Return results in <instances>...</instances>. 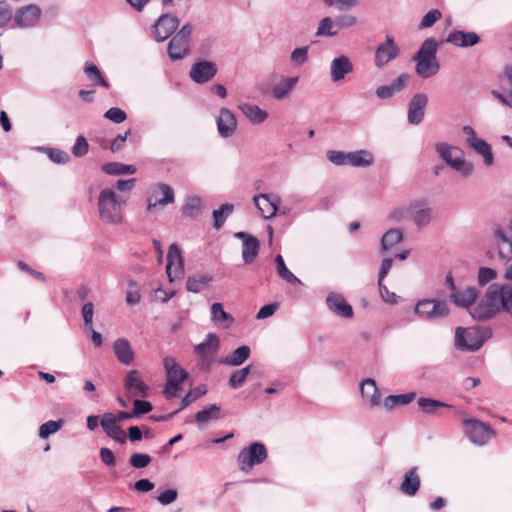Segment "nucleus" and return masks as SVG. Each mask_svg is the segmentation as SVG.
I'll return each mask as SVG.
<instances>
[{
    "label": "nucleus",
    "instance_id": "obj_38",
    "mask_svg": "<svg viewBox=\"0 0 512 512\" xmlns=\"http://www.w3.org/2000/svg\"><path fill=\"white\" fill-rule=\"evenodd\" d=\"M437 48V41L432 37L427 38L423 41L413 59H437Z\"/></svg>",
    "mask_w": 512,
    "mask_h": 512
},
{
    "label": "nucleus",
    "instance_id": "obj_43",
    "mask_svg": "<svg viewBox=\"0 0 512 512\" xmlns=\"http://www.w3.org/2000/svg\"><path fill=\"white\" fill-rule=\"evenodd\" d=\"M373 161V155L367 150L349 152V165L353 167H368Z\"/></svg>",
    "mask_w": 512,
    "mask_h": 512
},
{
    "label": "nucleus",
    "instance_id": "obj_16",
    "mask_svg": "<svg viewBox=\"0 0 512 512\" xmlns=\"http://www.w3.org/2000/svg\"><path fill=\"white\" fill-rule=\"evenodd\" d=\"M253 202L265 219L272 218L278 211L280 197L273 194H259L253 197Z\"/></svg>",
    "mask_w": 512,
    "mask_h": 512
},
{
    "label": "nucleus",
    "instance_id": "obj_27",
    "mask_svg": "<svg viewBox=\"0 0 512 512\" xmlns=\"http://www.w3.org/2000/svg\"><path fill=\"white\" fill-rule=\"evenodd\" d=\"M113 351L118 359L124 365H129L134 359V352L130 342L126 338H118L113 343Z\"/></svg>",
    "mask_w": 512,
    "mask_h": 512
},
{
    "label": "nucleus",
    "instance_id": "obj_12",
    "mask_svg": "<svg viewBox=\"0 0 512 512\" xmlns=\"http://www.w3.org/2000/svg\"><path fill=\"white\" fill-rule=\"evenodd\" d=\"M166 273L170 282L179 279L184 274V263L180 248L170 245L167 253Z\"/></svg>",
    "mask_w": 512,
    "mask_h": 512
},
{
    "label": "nucleus",
    "instance_id": "obj_41",
    "mask_svg": "<svg viewBox=\"0 0 512 512\" xmlns=\"http://www.w3.org/2000/svg\"><path fill=\"white\" fill-rule=\"evenodd\" d=\"M250 354V347L247 345H242L236 348L231 355L227 356L223 362L230 366H239L250 357Z\"/></svg>",
    "mask_w": 512,
    "mask_h": 512
},
{
    "label": "nucleus",
    "instance_id": "obj_1",
    "mask_svg": "<svg viewBox=\"0 0 512 512\" xmlns=\"http://www.w3.org/2000/svg\"><path fill=\"white\" fill-rule=\"evenodd\" d=\"M492 336L490 327H457L455 347L461 351H477Z\"/></svg>",
    "mask_w": 512,
    "mask_h": 512
},
{
    "label": "nucleus",
    "instance_id": "obj_36",
    "mask_svg": "<svg viewBox=\"0 0 512 512\" xmlns=\"http://www.w3.org/2000/svg\"><path fill=\"white\" fill-rule=\"evenodd\" d=\"M213 280L210 274H198L189 276L186 281V289L192 293L201 292Z\"/></svg>",
    "mask_w": 512,
    "mask_h": 512
},
{
    "label": "nucleus",
    "instance_id": "obj_31",
    "mask_svg": "<svg viewBox=\"0 0 512 512\" xmlns=\"http://www.w3.org/2000/svg\"><path fill=\"white\" fill-rule=\"evenodd\" d=\"M211 320L221 325L222 328L228 329L234 323V318L231 314L227 313L223 309V305L220 302H215L211 306Z\"/></svg>",
    "mask_w": 512,
    "mask_h": 512
},
{
    "label": "nucleus",
    "instance_id": "obj_63",
    "mask_svg": "<svg viewBox=\"0 0 512 512\" xmlns=\"http://www.w3.org/2000/svg\"><path fill=\"white\" fill-rule=\"evenodd\" d=\"M89 145L86 138L83 135H79L72 147V154L75 157H83L88 153Z\"/></svg>",
    "mask_w": 512,
    "mask_h": 512
},
{
    "label": "nucleus",
    "instance_id": "obj_59",
    "mask_svg": "<svg viewBox=\"0 0 512 512\" xmlns=\"http://www.w3.org/2000/svg\"><path fill=\"white\" fill-rule=\"evenodd\" d=\"M309 46H303L294 49L291 52L290 59L295 66H302L308 60Z\"/></svg>",
    "mask_w": 512,
    "mask_h": 512
},
{
    "label": "nucleus",
    "instance_id": "obj_6",
    "mask_svg": "<svg viewBox=\"0 0 512 512\" xmlns=\"http://www.w3.org/2000/svg\"><path fill=\"white\" fill-rule=\"evenodd\" d=\"M42 10L37 4H28L12 11L11 28L30 29L36 27L41 19Z\"/></svg>",
    "mask_w": 512,
    "mask_h": 512
},
{
    "label": "nucleus",
    "instance_id": "obj_33",
    "mask_svg": "<svg viewBox=\"0 0 512 512\" xmlns=\"http://www.w3.org/2000/svg\"><path fill=\"white\" fill-rule=\"evenodd\" d=\"M260 241L255 237H249L242 243V259L245 264L254 262L259 254Z\"/></svg>",
    "mask_w": 512,
    "mask_h": 512
},
{
    "label": "nucleus",
    "instance_id": "obj_60",
    "mask_svg": "<svg viewBox=\"0 0 512 512\" xmlns=\"http://www.w3.org/2000/svg\"><path fill=\"white\" fill-rule=\"evenodd\" d=\"M413 221L419 228L428 225L431 221V209L421 208L416 210L413 215Z\"/></svg>",
    "mask_w": 512,
    "mask_h": 512
},
{
    "label": "nucleus",
    "instance_id": "obj_39",
    "mask_svg": "<svg viewBox=\"0 0 512 512\" xmlns=\"http://www.w3.org/2000/svg\"><path fill=\"white\" fill-rule=\"evenodd\" d=\"M84 72L94 85L101 86L105 89L110 87L109 82L105 79L99 68L94 63L86 62Z\"/></svg>",
    "mask_w": 512,
    "mask_h": 512
},
{
    "label": "nucleus",
    "instance_id": "obj_48",
    "mask_svg": "<svg viewBox=\"0 0 512 512\" xmlns=\"http://www.w3.org/2000/svg\"><path fill=\"white\" fill-rule=\"evenodd\" d=\"M497 290L502 311L512 314V285L498 284Z\"/></svg>",
    "mask_w": 512,
    "mask_h": 512
},
{
    "label": "nucleus",
    "instance_id": "obj_2",
    "mask_svg": "<svg viewBox=\"0 0 512 512\" xmlns=\"http://www.w3.org/2000/svg\"><path fill=\"white\" fill-rule=\"evenodd\" d=\"M126 201L118 196L113 189L101 190L98 198L100 218L108 223H120L122 221V209Z\"/></svg>",
    "mask_w": 512,
    "mask_h": 512
},
{
    "label": "nucleus",
    "instance_id": "obj_7",
    "mask_svg": "<svg viewBox=\"0 0 512 512\" xmlns=\"http://www.w3.org/2000/svg\"><path fill=\"white\" fill-rule=\"evenodd\" d=\"M267 458V450L263 443L254 442L243 448L238 454V465L241 471L249 472L255 465H259Z\"/></svg>",
    "mask_w": 512,
    "mask_h": 512
},
{
    "label": "nucleus",
    "instance_id": "obj_57",
    "mask_svg": "<svg viewBox=\"0 0 512 512\" xmlns=\"http://www.w3.org/2000/svg\"><path fill=\"white\" fill-rule=\"evenodd\" d=\"M207 390L205 388L197 387L193 391L188 392L181 400V405L178 411H181L187 408L190 404H192L197 399L201 398L206 394Z\"/></svg>",
    "mask_w": 512,
    "mask_h": 512
},
{
    "label": "nucleus",
    "instance_id": "obj_61",
    "mask_svg": "<svg viewBox=\"0 0 512 512\" xmlns=\"http://www.w3.org/2000/svg\"><path fill=\"white\" fill-rule=\"evenodd\" d=\"M47 156L56 164H66L70 160L69 154L58 148H47Z\"/></svg>",
    "mask_w": 512,
    "mask_h": 512
},
{
    "label": "nucleus",
    "instance_id": "obj_62",
    "mask_svg": "<svg viewBox=\"0 0 512 512\" xmlns=\"http://www.w3.org/2000/svg\"><path fill=\"white\" fill-rule=\"evenodd\" d=\"M442 14L438 9L429 10L422 18L419 28H428L433 26L439 19H441Z\"/></svg>",
    "mask_w": 512,
    "mask_h": 512
},
{
    "label": "nucleus",
    "instance_id": "obj_53",
    "mask_svg": "<svg viewBox=\"0 0 512 512\" xmlns=\"http://www.w3.org/2000/svg\"><path fill=\"white\" fill-rule=\"evenodd\" d=\"M334 25L335 23L330 17L322 18L319 22L316 35L328 37L336 36L338 34V30H333Z\"/></svg>",
    "mask_w": 512,
    "mask_h": 512
},
{
    "label": "nucleus",
    "instance_id": "obj_14",
    "mask_svg": "<svg viewBox=\"0 0 512 512\" xmlns=\"http://www.w3.org/2000/svg\"><path fill=\"white\" fill-rule=\"evenodd\" d=\"M217 66L215 63L202 60L194 63L190 69V78L197 84L209 82L217 74Z\"/></svg>",
    "mask_w": 512,
    "mask_h": 512
},
{
    "label": "nucleus",
    "instance_id": "obj_47",
    "mask_svg": "<svg viewBox=\"0 0 512 512\" xmlns=\"http://www.w3.org/2000/svg\"><path fill=\"white\" fill-rule=\"evenodd\" d=\"M415 396V392L389 395L384 399L383 405L387 410H392L396 406L409 404Z\"/></svg>",
    "mask_w": 512,
    "mask_h": 512
},
{
    "label": "nucleus",
    "instance_id": "obj_44",
    "mask_svg": "<svg viewBox=\"0 0 512 512\" xmlns=\"http://www.w3.org/2000/svg\"><path fill=\"white\" fill-rule=\"evenodd\" d=\"M102 170L108 175H132L136 172V167L118 162H109L102 165Z\"/></svg>",
    "mask_w": 512,
    "mask_h": 512
},
{
    "label": "nucleus",
    "instance_id": "obj_5",
    "mask_svg": "<svg viewBox=\"0 0 512 512\" xmlns=\"http://www.w3.org/2000/svg\"><path fill=\"white\" fill-rule=\"evenodd\" d=\"M192 34V26L187 23L170 40L167 53L172 61L185 58L190 54L189 41Z\"/></svg>",
    "mask_w": 512,
    "mask_h": 512
},
{
    "label": "nucleus",
    "instance_id": "obj_45",
    "mask_svg": "<svg viewBox=\"0 0 512 512\" xmlns=\"http://www.w3.org/2000/svg\"><path fill=\"white\" fill-rule=\"evenodd\" d=\"M219 346V338L215 333H208L206 339L194 347L195 354L205 357L208 350L216 351Z\"/></svg>",
    "mask_w": 512,
    "mask_h": 512
},
{
    "label": "nucleus",
    "instance_id": "obj_56",
    "mask_svg": "<svg viewBox=\"0 0 512 512\" xmlns=\"http://www.w3.org/2000/svg\"><path fill=\"white\" fill-rule=\"evenodd\" d=\"M410 80V75L407 73L400 74L396 79H394L389 85V89L391 94L394 96L396 93H400L406 89Z\"/></svg>",
    "mask_w": 512,
    "mask_h": 512
},
{
    "label": "nucleus",
    "instance_id": "obj_46",
    "mask_svg": "<svg viewBox=\"0 0 512 512\" xmlns=\"http://www.w3.org/2000/svg\"><path fill=\"white\" fill-rule=\"evenodd\" d=\"M299 78L289 77L286 78L282 83H278L273 86L272 94L277 100H281L285 98L293 89V87L297 84Z\"/></svg>",
    "mask_w": 512,
    "mask_h": 512
},
{
    "label": "nucleus",
    "instance_id": "obj_26",
    "mask_svg": "<svg viewBox=\"0 0 512 512\" xmlns=\"http://www.w3.org/2000/svg\"><path fill=\"white\" fill-rule=\"evenodd\" d=\"M416 62L415 72L422 79H428L435 76L440 70V64L437 59H413Z\"/></svg>",
    "mask_w": 512,
    "mask_h": 512
},
{
    "label": "nucleus",
    "instance_id": "obj_28",
    "mask_svg": "<svg viewBox=\"0 0 512 512\" xmlns=\"http://www.w3.org/2000/svg\"><path fill=\"white\" fill-rule=\"evenodd\" d=\"M420 477L417 474V467L410 468L404 475L400 485V491L408 496H414L420 488Z\"/></svg>",
    "mask_w": 512,
    "mask_h": 512
},
{
    "label": "nucleus",
    "instance_id": "obj_54",
    "mask_svg": "<svg viewBox=\"0 0 512 512\" xmlns=\"http://www.w3.org/2000/svg\"><path fill=\"white\" fill-rule=\"evenodd\" d=\"M497 278V271L490 267H480L477 275V282L479 286L483 287L486 284Z\"/></svg>",
    "mask_w": 512,
    "mask_h": 512
},
{
    "label": "nucleus",
    "instance_id": "obj_34",
    "mask_svg": "<svg viewBox=\"0 0 512 512\" xmlns=\"http://www.w3.org/2000/svg\"><path fill=\"white\" fill-rule=\"evenodd\" d=\"M239 109L253 124H261L268 117L265 110L254 104L243 103L239 105Z\"/></svg>",
    "mask_w": 512,
    "mask_h": 512
},
{
    "label": "nucleus",
    "instance_id": "obj_17",
    "mask_svg": "<svg viewBox=\"0 0 512 512\" xmlns=\"http://www.w3.org/2000/svg\"><path fill=\"white\" fill-rule=\"evenodd\" d=\"M124 388L130 397H147L149 386L141 379L138 370H130L124 379Z\"/></svg>",
    "mask_w": 512,
    "mask_h": 512
},
{
    "label": "nucleus",
    "instance_id": "obj_10",
    "mask_svg": "<svg viewBox=\"0 0 512 512\" xmlns=\"http://www.w3.org/2000/svg\"><path fill=\"white\" fill-rule=\"evenodd\" d=\"M178 26V17L171 13H165L152 26L153 37L157 42H163L176 31Z\"/></svg>",
    "mask_w": 512,
    "mask_h": 512
},
{
    "label": "nucleus",
    "instance_id": "obj_55",
    "mask_svg": "<svg viewBox=\"0 0 512 512\" xmlns=\"http://www.w3.org/2000/svg\"><path fill=\"white\" fill-rule=\"evenodd\" d=\"M410 80V75L407 73L400 74L396 79H394L389 85V89L391 94L394 96L396 93H400L406 89Z\"/></svg>",
    "mask_w": 512,
    "mask_h": 512
},
{
    "label": "nucleus",
    "instance_id": "obj_21",
    "mask_svg": "<svg viewBox=\"0 0 512 512\" xmlns=\"http://www.w3.org/2000/svg\"><path fill=\"white\" fill-rule=\"evenodd\" d=\"M326 304L328 308L337 316L342 318H352L353 317V308L352 306L344 299L341 294L338 293H330L326 298Z\"/></svg>",
    "mask_w": 512,
    "mask_h": 512
},
{
    "label": "nucleus",
    "instance_id": "obj_8",
    "mask_svg": "<svg viewBox=\"0 0 512 512\" xmlns=\"http://www.w3.org/2000/svg\"><path fill=\"white\" fill-rule=\"evenodd\" d=\"M437 153L440 155L441 159L448 164L455 171L460 172L464 177H468L472 174L474 170V166L470 162H466L462 157V151H460L461 155L459 157H452V150H456L455 147L450 146L447 143L441 142L437 143L435 146Z\"/></svg>",
    "mask_w": 512,
    "mask_h": 512
},
{
    "label": "nucleus",
    "instance_id": "obj_51",
    "mask_svg": "<svg viewBox=\"0 0 512 512\" xmlns=\"http://www.w3.org/2000/svg\"><path fill=\"white\" fill-rule=\"evenodd\" d=\"M251 370V365H247L241 369L235 370L229 377L228 385L233 389L243 386Z\"/></svg>",
    "mask_w": 512,
    "mask_h": 512
},
{
    "label": "nucleus",
    "instance_id": "obj_4",
    "mask_svg": "<svg viewBox=\"0 0 512 512\" xmlns=\"http://www.w3.org/2000/svg\"><path fill=\"white\" fill-rule=\"evenodd\" d=\"M414 312L421 319L435 321L446 318L450 308L446 300L422 299L415 304Z\"/></svg>",
    "mask_w": 512,
    "mask_h": 512
},
{
    "label": "nucleus",
    "instance_id": "obj_24",
    "mask_svg": "<svg viewBox=\"0 0 512 512\" xmlns=\"http://www.w3.org/2000/svg\"><path fill=\"white\" fill-rule=\"evenodd\" d=\"M353 71V64L350 59L341 55L332 60L330 66V76L333 82H340L344 79L345 75Z\"/></svg>",
    "mask_w": 512,
    "mask_h": 512
},
{
    "label": "nucleus",
    "instance_id": "obj_50",
    "mask_svg": "<svg viewBox=\"0 0 512 512\" xmlns=\"http://www.w3.org/2000/svg\"><path fill=\"white\" fill-rule=\"evenodd\" d=\"M233 209L234 206L230 203L222 204L218 209H215L212 213L214 219V228H222L226 218L233 212Z\"/></svg>",
    "mask_w": 512,
    "mask_h": 512
},
{
    "label": "nucleus",
    "instance_id": "obj_25",
    "mask_svg": "<svg viewBox=\"0 0 512 512\" xmlns=\"http://www.w3.org/2000/svg\"><path fill=\"white\" fill-rule=\"evenodd\" d=\"M220 418L221 407L217 404H208L195 414L194 422L200 429H203L210 421H217Z\"/></svg>",
    "mask_w": 512,
    "mask_h": 512
},
{
    "label": "nucleus",
    "instance_id": "obj_20",
    "mask_svg": "<svg viewBox=\"0 0 512 512\" xmlns=\"http://www.w3.org/2000/svg\"><path fill=\"white\" fill-rule=\"evenodd\" d=\"M218 133L223 138L231 137L237 128L235 115L227 108H222L216 118Z\"/></svg>",
    "mask_w": 512,
    "mask_h": 512
},
{
    "label": "nucleus",
    "instance_id": "obj_30",
    "mask_svg": "<svg viewBox=\"0 0 512 512\" xmlns=\"http://www.w3.org/2000/svg\"><path fill=\"white\" fill-rule=\"evenodd\" d=\"M361 396L368 400L371 406H377L381 402V394L374 379L367 378L361 384Z\"/></svg>",
    "mask_w": 512,
    "mask_h": 512
},
{
    "label": "nucleus",
    "instance_id": "obj_58",
    "mask_svg": "<svg viewBox=\"0 0 512 512\" xmlns=\"http://www.w3.org/2000/svg\"><path fill=\"white\" fill-rule=\"evenodd\" d=\"M150 455L146 453H133L129 458V464L136 469L146 468L151 463Z\"/></svg>",
    "mask_w": 512,
    "mask_h": 512
},
{
    "label": "nucleus",
    "instance_id": "obj_3",
    "mask_svg": "<svg viewBox=\"0 0 512 512\" xmlns=\"http://www.w3.org/2000/svg\"><path fill=\"white\" fill-rule=\"evenodd\" d=\"M497 287L498 283L491 284L480 301L470 310V315L474 319L489 320L502 311Z\"/></svg>",
    "mask_w": 512,
    "mask_h": 512
},
{
    "label": "nucleus",
    "instance_id": "obj_52",
    "mask_svg": "<svg viewBox=\"0 0 512 512\" xmlns=\"http://www.w3.org/2000/svg\"><path fill=\"white\" fill-rule=\"evenodd\" d=\"M62 426V419H59L57 421L49 420L39 427V437L42 439L48 438L51 434L56 433L58 430H60Z\"/></svg>",
    "mask_w": 512,
    "mask_h": 512
},
{
    "label": "nucleus",
    "instance_id": "obj_29",
    "mask_svg": "<svg viewBox=\"0 0 512 512\" xmlns=\"http://www.w3.org/2000/svg\"><path fill=\"white\" fill-rule=\"evenodd\" d=\"M494 235L497 239L499 258L504 262L512 260V240L501 228L496 229Z\"/></svg>",
    "mask_w": 512,
    "mask_h": 512
},
{
    "label": "nucleus",
    "instance_id": "obj_22",
    "mask_svg": "<svg viewBox=\"0 0 512 512\" xmlns=\"http://www.w3.org/2000/svg\"><path fill=\"white\" fill-rule=\"evenodd\" d=\"M479 291L474 286H468L463 290L458 288L449 293L450 301L460 308H469L477 299Z\"/></svg>",
    "mask_w": 512,
    "mask_h": 512
},
{
    "label": "nucleus",
    "instance_id": "obj_35",
    "mask_svg": "<svg viewBox=\"0 0 512 512\" xmlns=\"http://www.w3.org/2000/svg\"><path fill=\"white\" fill-rule=\"evenodd\" d=\"M468 146L472 148L477 154L483 157L485 165L491 166L494 163V156L492 153L491 145L488 144L484 139H472Z\"/></svg>",
    "mask_w": 512,
    "mask_h": 512
},
{
    "label": "nucleus",
    "instance_id": "obj_11",
    "mask_svg": "<svg viewBox=\"0 0 512 512\" xmlns=\"http://www.w3.org/2000/svg\"><path fill=\"white\" fill-rule=\"evenodd\" d=\"M399 54L400 48L394 42L393 37L387 35L385 41L380 43L375 50V66L381 69L397 58Z\"/></svg>",
    "mask_w": 512,
    "mask_h": 512
},
{
    "label": "nucleus",
    "instance_id": "obj_15",
    "mask_svg": "<svg viewBox=\"0 0 512 512\" xmlns=\"http://www.w3.org/2000/svg\"><path fill=\"white\" fill-rule=\"evenodd\" d=\"M163 365L167 376V383L174 390H179L180 384L187 379L188 373L179 366L174 357H165Z\"/></svg>",
    "mask_w": 512,
    "mask_h": 512
},
{
    "label": "nucleus",
    "instance_id": "obj_40",
    "mask_svg": "<svg viewBox=\"0 0 512 512\" xmlns=\"http://www.w3.org/2000/svg\"><path fill=\"white\" fill-rule=\"evenodd\" d=\"M275 265L277 274L282 280L289 284H302L301 280L287 268L282 255L278 254L275 257Z\"/></svg>",
    "mask_w": 512,
    "mask_h": 512
},
{
    "label": "nucleus",
    "instance_id": "obj_42",
    "mask_svg": "<svg viewBox=\"0 0 512 512\" xmlns=\"http://www.w3.org/2000/svg\"><path fill=\"white\" fill-rule=\"evenodd\" d=\"M202 210V200L198 196H188L182 207V215L189 218H196Z\"/></svg>",
    "mask_w": 512,
    "mask_h": 512
},
{
    "label": "nucleus",
    "instance_id": "obj_23",
    "mask_svg": "<svg viewBox=\"0 0 512 512\" xmlns=\"http://www.w3.org/2000/svg\"><path fill=\"white\" fill-rule=\"evenodd\" d=\"M481 41L480 36L475 32H466L462 30L451 31L446 42L453 44L456 47H472Z\"/></svg>",
    "mask_w": 512,
    "mask_h": 512
},
{
    "label": "nucleus",
    "instance_id": "obj_49",
    "mask_svg": "<svg viewBox=\"0 0 512 512\" xmlns=\"http://www.w3.org/2000/svg\"><path fill=\"white\" fill-rule=\"evenodd\" d=\"M403 239V232L400 229H389L381 238V248L387 251Z\"/></svg>",
    "mask_w": 512,
    "mask_h": 512
},
{
    "label": "nucleus",
    "instance_id": "obj_9",
    "mask_svg": "<svg viewBox=\"0 0 512 512\" xmlns=\"http://www.w3.org/2000/svg\"><path fill=\"white\" fill-rule=\"evenodd\" d=\"M466 434L469 440L479 446L485 445L494 431L489 423L482 422L475 418L465 419Z\"/></svg>",
    "mask_w": 512,
    "mask_h": 512
},
{
    "label": "nucleus",
    "instance_id": "obj_37",
    "mask_svg": "<svg viewBox=\"0 0 512 512\" xmlns=\"http://www.w3.org/2000/svg\"><path fill=\"white\" fill-rule=\"evenodd\" d=\"M420 410L425 414H439L440 408H451V406L445 402L435 400L427 397H420L417 400Z\"/></svg>",
    "mask_w": 512,
    "mask_h": 512
},
{
    "label": "nucleus",
    "instance_id": "obj_32",
    "mask_svg": "<svg viewBox=\"0 0 512 512\" xmlns=\"http://www.w3.org/2000/svg\"><path fill=\"white\" fill-rule=\"evenodd\" d=\"M156 189L161 192L163 197L160 198V199H157L155 202H152V199L149 198L148 199V204H147V211L148 212H152L153 209L157 205L165 206L167 204H172L175 201L174 190L172 189V187L170 185L164 184V183H160V184H157Z\"/></svg>",
    "mask_w": 512,
    "mask_h": 512
},
{
    "label": "nucleus",
    "instance_id": "obj_64",
    "mask_svg": "<svg viewBox=\"0 0 512 512\" xmlns=\"http://www.w3.org/2000/svg\"><path fill=\"white\" fill-rule=\"evenodd\" d=\"M104 117L114 123L119 124L127 119V114L121 108L111 107L105 112Z\"/></svg>",
    "mask_w": 512,
    "mask_h": 512
},
{
    "label": "nucleus",
    "instance_id": "obj_19",
    "mask_svg": "<svg viewBox=\"0 0 512 512\" xmlns=\"http://www.w3.org/2000/svg\"><path fill=\"white\" fill-rule=\"evenodd\" d=\"M101 427L106 435L120 444L126 442V435L120 426L117 425L115 416L111 412H106L101 416Z\"/></svg>",
    "mask_w": 512,
    "mask_h": 512
},
{
    "label": "nucleus",
    "instance_id": "obj_18",
    "mask_svg": "<svg viewBox=\"0 0 512 512\" xmlns=\"http://www.w3.org/2000/svg\"><path fill=\"white\" fill-rule=\"evenodd\" d=\"M500 81L502 83V89L507 90V93L505 94L497 90H492L491 94L501 104L512 108V65L507 64L504 66Z\"/></svg>",
    "mask_w": 512,
    "mask_h": 512
},
{
    "label": "nucleus",
    "instance_id": "obj_13",
    "mask_svg": "<svg viewBox=\"0 0 512 512\" xmlns=\"http://www.w3.org/2000/svg\"><path fill=\"white\" fill-rule=\"evenodd\" d=\"M427 105L428 96L425 93L414 94L408 105V123L411 125H419L424 119Z\"/></svg>",
    "mask_w": 512,
    "mask_h": 512
}]
</instances>
